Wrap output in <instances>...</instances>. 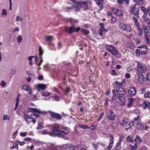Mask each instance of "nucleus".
Wrapping results in <instances>:
<instances>
[{"mask_svg":"<svg viewBox=\"0 0 150 150\" xmlns=\"http://www.w3.org/2000/svg\"><path fill=\"white\" fill-rule=\"evenodd\" d=\"M143 107L144 109H146V107H149L150 105V103L147 100L144 102Z\"/></svg>","mask_w":150,"mask_h":150,"instance_id":"nucleus-26","label":"nucleus"},{"mask_svg":"<svg viewBox=\"0 0 150 150\" xmlns=\"http://www.w3.org/2000/svg\"><path fill=\"white\" fill-rule=\"evenodd\" d=\"M135 53L137 56L139 57L141 53L138 49H137L135 51Z\"/></svg>","mask_w":150,"mask_h":150,"instance_id":"nucleus-43","label":"nucleus"},{"mask_svg":"<svg viewBox=\"0 0 150 150\" xmlns=\"http://www.w3.org/2000/svg\"><path fill=\"white\" fill-rule=\"evenodd\" d=\"M141 10L144 13H147L146 9L144 7L142 6Z\"/></svg>","mask_w":150,"mask_h":150,"instance_id":"nucleus-46","label":"nucleus"},{"mask_svg":"<svg viewBox=\"0 0 150 150\" xmlns=\"http://www.w3.org/2000/svg\"><path fill=\"white\" fill-rule=\"evenodd\" d=\"M105 48L107 50L113 55H115L117 54L118 52L116 48L112 45H106Z\"/></svg>","mask_w":150,"mask_h":150,"instance_id":"nucleus-3","label":"nucleus"},{"mask_svg":"<svg viewBox=\"0 0 150 150\" xmlns=\"http://www.w3.org/2000/svg\"><path fill=\"white\" fill-rule=\"evenodd\" d=\"M79 126L82 129H90L91 130H94V125H92L90 127H89L85 125H79Z\"/></svg>","mask_w":150,"mask_h":150,"instance_id":"nucleus-18","label":"nucleus"},{"mask_svg":"<svg viewBox=\"0 0 150 150\" xmlns=\"http://www.w3.org/2000/svg\"><path fill=\"white\" fill-rule=\"evenodd\" d=\"M53 36L52 35H49L46 36V40L47 41H49L51 40L53 38Z\"/></svg>","mask_w":150,"mask_h":150,"instance_id":"nucleus-34","label":"nucleus"},{"mask_svg":"<svg viewBox=\"0 0 150 150\" xmlns=\"http://www.w3.org/2000/svg\"><path fill=\"white\" fill-rule=\"evenodd\" d=\"M54 98V99L55 100L58 101L59 100V97L57 95L55 96Z\"/></svg>","mask_w":150,"mask_h":150,"instance_id":"nucleus-62","label":"nucleus"},{"mask_svg":"<svg viewBox=\"0 0 150 150\" xmlns=\"http://www.w3.org/2000/svg\"><path fill=\"white\" fill-rule=\"evenodd\" d=\"M20 135L23 137L26 136L27 135V134L26 132H21L20 133Z\"/></svg>","mask_w":150,"mask_h":150,"instance_id":"nucleus-48","label":"nucleus"},{"mask_svg":"<svg viewBox=\"0 0 150 150\" xmlns=\"http://www.w3.org/2000/svg\"><path fill=\"white\" fill-rule=\"evenodd\" d=\"M137 5L135 4L131 6V8L130 10L131 14H134L137 18L139 17V10L136 7Z\"/></svg>","mask_w":150,"mask_h":150,"instance_id":"nucleus-5","label":"nucleus"},{"mask_svg":"<svg viewBox=\"0 0 150 150\" xmlns=\"http://www.w3.org/2000/svg\"><path fill=\"white\" fill-rule=\"evenodd\" d=\"M80 30L79 27L76 28L75 26H70L69 28L68 32L69 33H71L74 32L78 33Z\"/></svg>","mask_w":150,"mask_h":150,"instance_id":"nucleus-9","label":"nucleus"},{"mask_svg":"<svg viewBox=\"0 0 150 150\" xmlns=\"http://www.w3.org/2000/svg\"><path fill=\"white\" fill-rule=\"evenodd\" d=\"M105 29H100L99 31V35L101 36H102L103 34V31Z\"/></svg>","mask_w":150,"mask_h":150,"instance_id":"nucleus-45","label":"nucleus"},{"mask_svg":"<svg viewBox=\"0 0 150 150\" xmlns=\"http://www.w3.org/2000/svg\"><path fill=\"white\" fill-rule=\"evenodd\" d=\"M66 91L67 93H69L71 91V90L70 88L69 87H67L66 88Z\"/></svg>","mask_w":150,"mask_h":150,"instance_id":"nucleus-57","label":"nucleus"},{"mask_svg":"<svg viewBox=\"0 0 150 150\" xmlns=\"http://www.w3.org/2000/svg\"><path fill=\"white\" fill-rule=\"evenodd\" d=\"M134 123V122L133 121H131L129 124L128 125L129 127H131L133 126Z\"/></svg>","mask_w":150,"mask_h":150,"instance_id":"nucleus-63","label":"nucleus"},{"mask_svg":"<svg viewBox=\"0 0 150 150\" xmlns=\"http://www.w3.org/2000/svg\"><path fill=\"white\" fill-rule=\"evenodd\" d=\"M28 112L34 113L33 114V115L36 118H38L39 117V114H36V112L39 114L42 113V111L40 110H38L36 108H29L28 109Z\"/></svg>","mask_w":150,"mask_h":150,"instance_id":"nucleus-4","label":"nucleus"},{"mask_svg":"<svg viewBox=\"0 0 150 150\" xmlns=\"http://www.w3.org/2000/svg\"><path fill=\"white\" fill-rule=\"evenodd\" d=\"M127 141H128L129 142H131L132 141L131 137L129 136H128L127 137Z\"/></svg>","mask_w":150,"mask_h":150,"instance_id":"nucleus-52","label":"nucleus"},{"mask_svg":"<svg viewBox=\"0 0 150 150\" xmlns=\"http://www.w3.org/2000/svg\"><path fill=\"white\" fill-rule=\"evenodd\" d=\"M100 29H104V24L103 23H101L100 24Z\"/></svg>","mask_w":150,"mask_h":150,"instance_id":"nucleus-59","label":"nucleus"},{"mask_svg":"<svg viewBox=\"0 0 150 150\" xmlns=\"http://www.w3.org/2000/svg\"><path fill=\"white\" fill-rule=\"evenodd\" d=\"M2 11L3 13H2V15H4L6 16L7 15V13H6V10L5 9H2Z\"/></svg>","mask_w":150,"mask_h":150,"instance_id":"nucleus-50","label":"nucleus"},{"mask_svg":"<svg viewBox=\"0 0 150 150\" xmlns=\"http://www.w3.org/2000/svg\"><path fill=\"white\" fill-rule=\"evenodd\" d=\"M43 128V123L42 122H38V127L36 128L37 129H41Z\"/></svg>","mask_w":150,"mask_h":150,"instance_id":"nucleus-27","label":"nucleus"},{"mask_svg":"<svg viewBox=\"0 0 150 150\" xmlns=\"http://www.w3.org/2000/svg\"><path fill=\"white\" fill-rule=\"evenodd\" d=\"M3 119L4 120H9V117L7 115H5L3 116Z\"/></svg>","mask_w":150,"mask_h":150,"instance_id":"nucleus-49","label":"nucleus"},{"mask_svg":"<svg viewBox=\"0 0 150 150\" xmlns=\"http://www.w3.org/2000/svg\"><path fill=\"white\" fill-rule=\"evenodd\" d=\"M143 27L146 34L145 35L150 36V31L148 30L146 25L143 24Z\"/></svg>","mask_w":150,"mask_h":150,"instance_id":"nucleus-19","label":"nucleus"},{"mask_svg":"<svg viewBox=\"0 0 150 150\" xmlns=\"http://www.w3.org/2000/svg\"><path fill=\"white\" fill-rule=\"evenodd\" d=\"M133 1L139 5H142L144 4L143 0H133Z\"/></svg>","mask_w":150,"mask_h":150,"instance_id":"nucleus-28","label":"nucleus"},{"mask_svg":"<svg viewBox=\"0 0 150 150\" xmlns=\"http://www.w3.org/2000/svg\"><path fill=\"white\" fill-rule=\"evenodd\" d=\"M123 3L126 4H128L129 2V0H122Z\"/></svg>","mask_w":150,"mask_h":150,"instance_id":"nucleus-58","label":"nucleus"},{"mask_svg":"<svg viewBox=\"0 0 150 150\" xmlns=\"http://www.w3.org/2000/svg\"><path fill=\"white\" fill-rule=\"evenodd\" d=\"M95 2H96L97 5L99 7V11L101 10L103 8V6L102 3L100 2H99V1L98 0H94Z\"/></svg>","mask_w":150,"mask_h":150,"instance_id":"nucleus-25","label":"nucleus"},{"mask_svg":"<svg viewBox=\"0 0 150 150\" xmlns=\"http://www.w3.org/2000/svg\"><path fill=\"white\" fill-rule=\"evenodd\" d=\"M129 103L128 104V105L129 106H130L132 103L133 100L132 98L128 99Z\"/></svg>","mask_w":150,"mask_h":150,"instance_id":"nucleus-38","label":"nucleus"},{"mask_svg":"<svg viewBox=\"0 0 150 150\" xmlns=\"http://www.w3.org/2000/svg\"><path fill=\"white\" fill-rule=\"evenodd\" d=\"M128 93L130 96H134L136 93V90L134 87H131L128 91Z\"/></svg>","mask_w":150,"mask_h":150,"instance_id":"nucleus-10","label":"nucleus"},{"mask_svg":"<svg viewBox=\"0 0 150 150\" xmlns=\"http://www.w3.org/2000/svg\"><path fill=\"white\" fill-rule=\"evenodd\" d=\"M122 136H120L119 138L118 142L116 144L115 147L114 148V150H117L118 147L121 145V143L122 141V139H123Z\"/></svg>","mask_w":150,"mask_h":150,"instance_id":"nucleus-16","label":"nucleus"},{"mask_svg":"<svg viewBox=\"0 0 150 150\" xmlns=\"http://www.w3.org/2000/svg\"><path fill=\"white\" fill-rule=\"evenodd\" d=\"M16 21H22V18L19 16H17L16 17Z\"/></svg>","mask_w":150,"mask_h":150,"instance_id":"nucleus-47","label":"nucleus"},{"mask_svg":"<svg viewBox=\"0 0 150 150\" xmlns=\"http://www.w3.org/2000/svg\"><path fill=\"white\" fill-rule=\"evenodd\" d=\"M34 57L33 56H31L29 57L28 58V60L30 61H32V60L33 58H34Z\"/></svg>","mask_w":150,"mask_h":150,"instance_id":"nucleus-60","label":"nucleus"},{"mask_svg":"<svg viewBox=\"0 0 150 150\" xmlns=\"http://www.w3.org/2000/svg\"><path fill=\"white\" fill-rule=\"evenodd\" d=\"M24 115V119L26 122H27V121H28L27 119H32V117L31 116V115Z\"/></svg>","mask_w":150,"mask_h":150,"instance_id":"nucleus-33","label":"nucleus"},{"mask_svg":"<svg viewBox=\"0 0 150 150\" xmlns=\"http://www.w3.org/2000/svg\"><path fill=\"white\" fill-rule=\"evenodd\" d=\"M117 97L119 100V103L121 105H124L125 104L126 102L125 97L124 96H118Z\"/></svg>","mask_w":150,"mask_h":150,"instance_id":"nucleus-12","label":"nucleus"},{"mask_svg":"<svg viewBox=\"0 0 150 150\" xmlns=\"http://www.w3.org/2000/svg\"><path fill=\"white\" fill-rule=\"evenodd\" d=\"M136 128L137 129L141 130L143 129L144 127L141 124L138 123L137 125Z\"/></svg>","mask_w":150,"mask_h":150,"instance_id":"nucleus-29","label":"nucleus"},{"mask_svg":"<svg viewBox=\"0 0 150 150\" xmlns=\"http://www.w3.org/2000/svg\"><path fill=\"white\" fill-rule=\"evenodd\" d=\"M146 79L150 81V72L148 73L146 75Z\"/></svg>","mask_w":150,"mask_h":150,"instance_id":"nucleus-42","label":"nucleus"},{"mask_svg":"<svg viewBox=\"0 0 150 150\" xmlns=\"http://www.w3.org/2000/svg\"><path fill=\"white\" fill-rule=\"evenodd\" d=\"M120 29L127 31V32H130L131 31L130 26L128 25H126L123 23H120L119 25Z\"/></svg>","mask_w":150,"mask_h":150,"instance_id":"nucleus-6","label":"nucleus"},{"mask_svg":"<svg viewBox=\"0 0 150 150\" xmlns=\"http://www.w3.org/2000/svg\"><path fill=\"white\" fill-rule=\"evenodd\" d=\"M52 131L47 132L46 130L42 131V133L44 134H48L52 136H57L59 137H63L66 134H68L69 131L67 130V127H62L61 125L56 124L53 127Z\"/></svg>","mask_w":150,"mask_h":150,"instance_id":"nucleus-1","label":"nucleus"},{"mask_svg":"<svg viewBox=\"0 0 150 150\" xmlns=\"http://www.w3.org/2000/svg\"><path fill=\"white\" fill-rule=\"evenodd\" d=\"M39 56L40 57V59H43L42 57V55L43 54L44 50L42 48L41 46H39Z\"/></svg>","mask_w":150,"mask_h":150,"instance_id":"nucleus-22","label":"nucleus"},{"mask_svg":"<svg viewBox=\"0 0 150 150\" xmlns=\"http://www.w3.org/2000/svg\"><path fill=\"white\" fill-rule=\"evenodd\" d=\"M115 83L118 85L115 86L116 88L115 91L117 92V97L118 96H124L126 94V92L125 90L120 86L122 85V83L118 82L117 81H115Z\"/></svg>","mask_w":150,"mask_h":150,"instance_id":"nucleus-2","label":"nucleus"},{"mask_svg":"<svg viewBox=\"0 0 150 150\" xmlns=\"http://www.w3.org/2000/svg\"><path fill=\"white\" fill-rule=\"evenodd\" d=\"M140 90L141 91V93L142 94H143L145 93V90L144 88H140Z\"/></svg>","mask_w":150,"mask_h":150,"instance_id":"nucleus-51","label":"nucleus"},{"mask_svg":"<svg viewBox=\"0 0 150 150\" xmlns=\"http://www.w3.org/2000/svg\"><path fill=\"white\" fill-rule=\"evenodd\" d=\"M71 65V64L70 63H68L67 62H63L62 67L66 69H70Z\"/></svg>","mask_w":150,"mask_h":150,"instance_id":"nucleus-13","label":"nucleus"},{"mask_svg":"<svg viewBox=\"0 0 150 150\" xmlns=\"http://www.w3.org/2000/svg\"><path fill=\"white\" fill-rule=\"evenodd\" d=\"M111 9L117 15L120 16H123L122 12L120 10L114 8H111Z\"/></svg>","mask_w":150,"mask_h":150,"instance_id":"nucleus-17","label":"nucleus"},{"mask_svg":"<svg viewBox=\"0 0 150 150\" xmlns=\"http://www.w3.org/2000/svg\"><path fill=\"white\" fill-rule=\"evenodd\" d=\"M144 97L145 98H150V92L145 93L144 95Z\"/></svg>","mask_w":150,"mask_h":150,"instance_id":"nucleus-40","label":"nucleus"},{"mask_svg":"<svg viewBox=\"0 0 150 150\" xmlns=\"http://www.w3.org/2000/svg\"><path fill=\"white\" fill-rule=\"evenodd\" d=\"M107 117L108 118V119L109 120L113 121H114L115 119V117H116V115H114V114H110V115H108Z\"/></svg>","mask_w":150,"mask_h":150,"instance_id":"nucleus-23","label":"nucleus"},{"mask_svg":"<svg viewBox=\"0 0 150 150\" xmlns=\"http://www.w3.org/2000/svg\"><path fill=\"white\" fill-rule=\"evenodd\" d=\"M24 139L25 141H30L31 140V138L30 137H26L24 138Z\"/></svg>","mask_w":150,"mask_h":150,"instance_id":"nucleus-61","label":"nucleus"},{"mask_svg":"<svg viewBox=\"0 0 150 150\" xmlns=\"http://www.w3.org/2000/svg\"><path fill=\"white\" fill-rule=\"evenodd\" d=\"M112 92L113 93V96L112 97V99L113 100H114L116 99V97L117 96L116 93L115 92V90L114 89H113L112 90Z\"/></svg>","mask_w":150,"mask_h":150,"instance_id":"nucleus-31","label":"nucleus"},{"mask_svg":"<svg viewBox=\"0 0 150 150\" xmlns=\"http://www.w3.org/2000/svg\"><path fill=\"white\" fill-rule=\"evenodd\" d=\"M129 120L128 119L125 118H124L122 119V122L120 123V125L124 126L125 125H127L129 122Z\"/></svg>","mask_w":150,"mask_h":150,"instance_id":"nucleus-20","label":"nucleus"},{"mask_svg":"<svg viewBox=\"0 0 150 150\" xmlns=\"http://www.w3.org/2000/svg\"><path fill=\"white\" fill-rule=\"evenodd\" d=\"M49 113L51 116L53 118H55L57 120H60L62 119L61 115L59 114L52 111H50Z\"/></svg>","mask_w":150,"mask_h":150,"instance_id":"nucleus-8","label":"nucleus"},{"mask_svg":"<svg viewBox=\"0 0 150 150\" xmlns=\"http://www.w3.org/2000/svg\"><path fill=\"white\" fill-rule=\"evenodd\" d=\"M107 15L111 17L112 16V13L111 11H109L107 13Z\"/></svg>","mask_w":150,"mask_h":150,"instance_id":"nucleus-64","label":"nucleus"},{"mask_svg":"<svg viewBox=\"0 0 150 150\" xmlns=\"http://www.w3.org/2000/svg\"><path fill=\"white\" fill-rule=\"evenodd\" d=\"M1 84L2 86L4 87L6 85V83L3 80L2 81Z\"/></svg>","mask_w":150,"mask_h":150,"instance_id":"nucleus-53","label":"nucleus"},{"mask_svg":"<svg viewBox=\"0 0 150 150\" xmlns=\"http://www.w3.org/2000/svg\"><path fill=\"white\" fill-rule=\"evenodd\" d=\"M17 41L19 43H21L22 41V38L21 36L18 35L17 38Z\"/></svg>","mask_w":150,"mask_h":150,"instance_id":"nucleus-41","label":"nucleus"},{"mask_svg":"<svg viewBox=\"0 0 150 150\" xmlns=\"http://www.w3.org/2000/svg\"><path fill=\"white\" fill-rule=\"evenodd\" d=\"M136 63H137V66L138 73H139L140 72L142 73V72H144V71L146 70V67L142 65L138 62H137Z\"/></svg>","mask_w":150,"mask_h":150,"instance_id":"nucleus-7","label":"nucleus"},{"mask_svg":"<svg viewBox=\"0 0 150 150\" xmlns=\"http://www.w3.org/2000/svg\"><path fill=\"white\" fill-rule=\"evenodd\" d=\"M129 148L132 150H135L137 148V145L136 143L133 146L131 145H129Z\"/></svg>","mask_w":150,"mask_h":150,"instance_id":"nucleus-37","label":"nucleus"},{"mask_svg":"<svg viewBox=\"0 0 150 150\" xmlns=\"http://www.w3.org/2000/svg\"><path fill=\"white\" fill-rule=\"evenodd\" d=\"M18 144H14L13 146L10 148V149H13L14 148L18 149Z\"/></svg>","mask_w":150,"mask_h":150,"instance_id":"nucleus-39","label":"nucleus"},{"mask_svg":"<svg viewBox=\"0 0 150 150\" xmlns=\"http://www.w3.org/2000/svg\"><path fill=\"white\" fill-rule=\"evenodd\" d=\"M146 39L147 42L148 43H150V39L149 37V36L145 35Z\"/></svg>","mask_w":150,"mask_h":150,"instance_id":"nucleus-44","label":"nucleus"},{"mask_svg":"<svg viewBox=\"0 0 150 150\" xmlns=\"http://www.w3.org/2000/svg\"><path fill=\"white\" fill-rule=\"evenodd\" d=\"M104 115V113L103 112H102L101 113L100 116L99 117V118L98 119V121H99L102 118V117Z\"/></svg>","mask_w":150,"mask_h":150,"instance_id":"nucleus-55","label":"nucleus"},{"mask_svg":"<svg viewBox=\"0 0 150 150\" xmlns=\"http://www.w3.org/2000/svg\"><path fill=\"white\" fill-rule=\"evenodd\" d=\"M67 21L68 22L72 24H73L74 23H77L78 22V21L77 20L71 18H67Z\"/></svg>","mask_w":150,"mask_h":150,"instance_id":"nucleus-21","label":"nucleus"},{"mask_svg":"<svg viewBox=\"0 0 150 150\" xmlns=\"http://www.w3.org/2000/svg\"><path fill=\"white\" fill-rule=\"evenodd\" d=\"M110 137L111 139L110 140L109 145L108 147V150H110L111 148L112 147L113 144L114 143V138L112 135H110Z\"/></svg>","mask_w":150,"mask_h":150,"instance_id":"nucleus-14","label":"nucleus"},{"mask_svg":"<svg viewBox=\"0 0 150 150\" xmlns=\"http://www.w3.org/2000/svg\"><path fill=\"white\" fill-rule=\"evenodd\" d=\"M132 18L134 19V23L136 24V25L137 26H138L139 25V23L137 18H135L134 16H133Z\"/></svg>","mask_w":150,"mask_h":150,"instance_id":"nucleus-35","label":"nucleus"},{"mask_svg":"<svg viewBox=\"0 0 150 150\" xmlns=\"http://www.w3.org/2000/svg\"><path fill=\"white\" fill-rule=\"evenodd\" d=\"M16 71L15 70L13 69H12L11 70L10 73L11 74H14L16 73Z\"/></svg>","mask_w":150,"mask_h":150,"instance_id":"nucleus-56","label":"nucleus"},{"mask_svg":"<svg viewBox=\"0 0 150 150\" xmlns=\"http://www.w3.org/2000/svg\"><path fill=\"white\" fill-rule=\"evenodd\" d=\"M22 88L23 90H25L27 91H28V93L29 94H31V91L30 88L29 86L26 85H24L22 86Z\"/></svg>","mask_w":150,"mask_h":150,"instance_id":"nucleus-15","label":"nucleus"},{"mask_svg":"<svg viewBox=\"0 0 150 150\" xmlns=\"http://www.w3.org/2000/svg\"><path fill=\"white\" fill-rule=\"evenodd\" d=\"M51 94L50 92H43L42 94V96L47 97L50 96Z\"/></svg>","mask_w":150,"mask_h":150,"instance_id":"nucleus-32","label":"nucleus"},{"mask_svg":"<svg viewBox=\"0 0 150 150\" xmlns=\"http://www.w3.org/2000/svg\"><path fill=\"white\" fill-rule=\"evenodd\" d=\"M135 141L140 143L142 142V139L139 136H137L135 138Z\"/></svg>","mask_w":150,"mask_h":150,"instance_id":"nucleus-30","label":"nucleus"},{"mask_svg":"<svg viewBox=\"0 0 150 150\" xmlns=\"http://www.w3.org/2000/svg\"><path fill=\"white\" fill-rule=\"evenodd\" d=\"M46 87V85L42 84H40L37 85L38 89H40L42 91L45 90Z\"/></svg>","mask_w":150,"mask_h":150,"instance_id":"nucleus-24","label":"nucleus"},{"mask_svg":"<svg viewBox=\"0 0 150 150\" xmlns=\"http://www.w3.org/2000/svg\"><path fill=\"white\" fill-rule=\"evenodd\" d=\"M138 74L139 75V78L138 79V82L139 83H143L144 82L145 80L144 76L141 72Z\"/></svg>","mask_w":150,"mask_h":150,"instance_id":"nucleus-11","label":"nucleus"},{"mask_svg":"<svg viewBox=\"0 0 150 150\" xmlns=\"http://www.w3.org/2000/svg\"><path fill=\"white\" fill-rule=\"evenodd\" d=\"M82 31L83 33L85 34H88V32L86 30L84 29H82Z\"/></svg>","mask_w":150,"mask_h":150,"instance_id":"nucleus-54","label":"nucleus"},{"mask_svg":"<svg viewBox=\"0 0 150 150\" xmlns=\"http://www.w3.org/2000/svg\"><path fill=\"white\" fill-rule=\"evenodd\" d=\"M137 28L139 32L138 35L140 36H142L143 35V30H142V29L138 27H137Z\"/></svg>","mask_w":150,"mask_h":150,"instance_id":"nucleus-36","label":"nucleus"}]
</instances>
